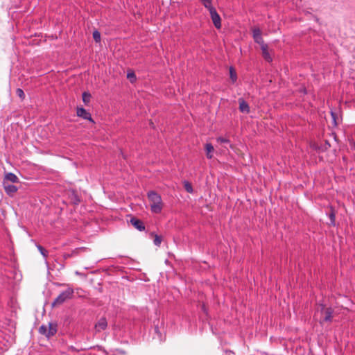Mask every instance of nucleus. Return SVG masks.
<instances>
[{
  "label": "nucleus",
  "instance_id": "1",
  "mask_svg": "<svg viewBox=\"0 0 355 355\" xmlns=\"http://www.w3.org/2000/svg\"><path fill=\"white\" fill-rule=\"evenodd\" d=\"M147 197L150 202V211L154 214H160L164 207L161 196L154 191H150L147 193Z\"/></svg>",
  "mask_w": 355,
  "mask_h": 355
},
{
  "label": "nucleus",
  "instance_id": "2",
  "mask_svg": "<svg viewBox=\"0 0 355 355\" xmlns=\"http://www.w3.org/2000/svg\"><path fill=\"white\" fill-rule=\"evenodd\" d=\"M316 313H320L322 318L320 319V323L324 322H331L333 318L334 310L331 307L326 308L323 304H319L317 307Z\"/></svg>",
  "mask_w": 355,
  "mask_h": 355
},
{
  "label": "nucleus",
  "instance_id": "3",
  "mask_svg": "<svg viewBox=\"0 0 355 355\" xmlns=\"http://www.w3.org/2000/svg\"><path fill=\"white\" fill-rule=\"evenodd\" d=\"M73 294V290L71 288H68L67 290L62 291L53 301L52 305L56 306L64 303L67 300L71 299Z\"/></svg>",
  "mask_w": 355,
  "mask_h": 355
},
{
  "label": "nucleus",
  "instance_id": "4",
  "mask_svg": "<svg viewBox=\"0 0 355 355\" xmlns=\"http://www.w3.org/2000/svg\"><path fill=\"white\" fill-rule=\"evenodd\" d=\"M39 332L41 334L45 335L48 338L53 336L57 332V324L50 322L48 326L42 325L39 328Z\"/></svg>",
  "mask_w": 355,
  "mask_h": 355
},
{
  "label": "nucleus",
  "instance_id": "5",
  "mask_svg": "<svg viewBox=\"0 0 355 355\" xmlns=\"http://www.w3.org/2000/svg\"><path fill=\"white\" fill-rule=\"evenodd\" d=\"M211 20L216 28H220L221 27V19L220 17L216 12V9H212L209 11Z\"/></svg>",
  "mask_w": 355,
  "mask_h": 355
},
{
  "label": "nucleus",
  "instance_id": "6",
  "mask_svg": "<svg viewBox=\"0 0 355 355\" xmlns=\"http://www.w3.org/2000/svg\"><path fill=\"white\" fill-rule=\"evenodd\" d=\"M107 327V322L105 318H101L95 324V330L96 332H101L105 330Z\"/></svg>",
  "mask_w": 355,
  "mask_h": 355
},
{
  "label": "nucleus",
  "instance_id": "7",
  "mask_svg": "<svg viewBox=\"0 0 355 355\" xmlns=\"http://www.w3.org/2000/svg\"><path fill=\"white\" fill-rule=\"evenodd\" d=\"M252 36L254 40L256 43L259 44L260 46L264 44V41L261 36V32L259 28H254L252 31Z\"/></svg>",
  "mask_w": 355,
  "mask_h": 355
},
{
  "label": "nucleus",
  "instance_id": "8",
  "mask_svg": "<svg viewBox=\"0 0 355 355\" xmlns=\"http://www.w3.org/2000/svg\"><path fill=\"white\" fill-rule=\"evenodd\" d=\"M130 223L139 231H144L145 230V225L143 221L135 217L131 218Z\"/></svg>",
  "mask_w": 355,
  "mask_h": 355
},
{
  "label": "nucleus",
  "instance_id": "9",
  "mask_svg": "<svg viewBox=\"0 0 355 355\" xmlns=\"http://www.w3.org/2000/svg\"><path fill=\"white\" fill-rule=\"evenodd\" d=\"M77 116L81 117L84 119L89 120L90 121H93L91 114L83 107H78L77 108Z\"/></svg>",
  "mask_w": 355,
  "mask_h": 355
},
{
  "label": "nucleus",
  "instance_id": "10",
  "mask_svg": "<svg viewBox=\"0 0 355 355\" xmlns=\"http://www.w3.org/2000/svg\"><path fill=\"white\" fill-rule=\"evenodd\" d=\"M261 46V51H262V55L263 57V58L267 61V62H272V58L271 57V55H270L269 52H268V45L266 44H264Z\"/></svg>",
  "mask_w": 355,
  "mask_h": 355
},
{
  "label": "nucleus",
  "instance_id": "11",
  "mask_svg": "<svg viewBox=\"0 0 355 355\" xmlns=\"http://www.w3.org/2000/svg\"><path fill=\"white\" fill-rule=\"evenodd\" d=\"M239 110L243 113H249L250 107L249 105L243 100V98H239Z\"/></svg>",
  "mask_w": 355,
  "mask_h": 355
},
{
  "label": "nucleus",
  "instance_id": "12",
  "mask_svg": "<svg viewBox=\"0 0 355 355\" xmlns=\"http://www.w3.org/2000/svg\"><path fill=\"white\" fill-rule=\"evenodd\" d=\"M71 202L74 205H78L80 202V197L74 190L69 191L68 193Z\"/></svg>",
  "mask_w": 355,
  "mask_h": 355
},
{
  "label": "nucleus",
  "instance_id": "13",
  "mask_svg": "<svg viewBox=\"0 0 355 355\" xmlns=\"http://www.w3.org/2000/svg\"><path fill=\"white\" fill-rule=\"evenodd\" d=\"M3 185L5 191L8 194H12L17 191V187L13 184H6V183L4 182Z\"/></svg>",
  "mask_w": 355,
  "mask_h": 355
},
{
  "label": "nucleus",
  "instance_id": "14",
  "mask_svg": "<svg viewBox=\"0 0 355 355\" xmlns=\"http://www.w3.org/2000/svg\"><path fill=\"white\" fill-rule=\"evenodd\" d=\"M5 179H6V180H8L12 183L17 182L18 180H19L18 178L17 177V175L12 173H7L5 176Z\"/></svg>",
  "mask_w": 355,
  "mask_h": 355
},
{
  "label": "nucleus",
  "instance_id": "15",
  "mask_svg": "<svg viewBox=\"0 0 355 355\" xmlns=\"http://www.w3.org/2000/svg\"><path fill=\"white\" fill-rule=\"evenodd\" d=\"M206 155L208 159L212 158L211 152L214 151V147L211 144H207L205 145Z\"/></svg>",
  "mask_w": 355,
  "mask_h": 355
},
{
  "label": "nucleus",
  "instance_id": "16",
  "mask_svg": "<svg viewBox=\"0 0 355 355\" xmlns=\"http://www.w3.org/2000/svg\"><path fill=\"white\" fill-rule=\"evenodd\" d=\"M203 6L209 10V11L211 10L212 9H215L212 6V0H201Z\"/></svg>",
  "mask_w": 355,
  "mask_h": 355
},
{
  "label": "nucleus",
  "instance_id": "17",
  "mask_svg": "<svg viewBox=\"0 0 355 355\" xmlns=\"http://www.w3.org/2000/svg\"><path fill=\"white\" fill-rule=\"evenodd\" d=\"M230 77L233 83H234L237 80L236 73L234 68L232 67L230 68Z\"/></svg>",
  "mask_w": 355,
  "mask_h": 355
},
{
  "label": "nucleus",
  "instance_id": "18",
  "mask_svg": "<svg viewBox=\"0 0 355 355\" xmlns=\"http://www.w3.org/2000/svg\"><path fill=\"white\" fill-rule=\"evenodd\" d=\"M82 96H83V102H84L86 105H87V104L89 103V101H90V99H91V94H90L89 92H83V93Z\"/></svg>",
  "mask_w": 355,
  "mask_h": 355
},
{
  "label": "nucleus",
  "instance_id": "19",
  "mask_svg": "<svg viewBox=\"0 0 355 355\" xmlns=\"http://www.w3.org/2000/svg\"><path fill=\"white\" fill-rule=\"evenodd\" d=\"M37 248L38 250L40 252L41 254L43 256L44 259H46L48 256V252L46 250L42 245H37Z\"/></svg>",
  "mask_w": 355,
  "mask_h": 355
},
{
  "label": "nucleus",
  "instance_id": "20",
  "mask_svg": "<svg viewBox=\"0 0 355 355\" xmlns=\"http://www.w3.org/2000/svg\"><path fill=\"white\" fill-rule=\"evenodd\" d=\"M155 333L157 337V338L160 340V341H162L164 339V337L162 336V333L160 332L159 329V327L157 326H156L155 327Z\"/></svg>",
  "mask_w": 355,
  "mask_h": 355
},
{
  "label": "nucleus",
  "instance_id": "21",
  "mask_svg": "<svg viewBox=\"0 0 355 355\" xmlns=\"http://www.w3.org/2000/svg\"><path fill=\"white\" fill-rule=\"evenodd\" d=\"M83 248H76L75 249L71 254H64V259H68L69 257H71V256L73 255H75V254H77L78 253V252L80 250H82Z\"/></svg>",
  "mask_w": 355,
  "mask_h": 355
},
{
  "label": "nucleus",
  "instance_id": "22",
  "mask_svg": "<svg viewBox=\"0 0 355 355\" xmlns=\"http://www.w3.org/2000/svg\"><path fill=\"white\" fill-rule=\"evenodd\" d=\"M93 38L96 42H98L101 40V34L98 31H95L93 33Z\"/></svg>",
  "mask_w": 355,
  "mask_h": 355
},
{
  "label": "nucleus",
  "instance_id": "23",
  "mask_svg": "<svg viewBox=\"0 0 355 355\" xmlns=\"http://www.w3.org/2000/svg\"><path fill=\"white\" fill-rule=\"evenodd\" d=\"M153 243L155 245L159 246L162 243V238L158 235H155Z\"/></svg>",
  "mask_w": 355,
  "mask_h": 355
},
{
  "label": "nucleus",
  "instance_id": "24",
  "mask_svg": "<svg viewBox=\"0 0 355 355\" xmlns=\"http://www.w3.org/2000/svg\"><path fill=\"white\" fill-rule=\"evenodd\" d=\"M16 94L21 99H24L25 98V94L20 88L17 89Z\"/></svg>",
  "mask_w": 355,
  "mask_h": 355
},
{
  "label": "nucleus",
  "instance_id": "25",
  "mask_svg": "<svg viewBox=\"0 0 355 355\" xmlns=\"http://www.w3.org/2000/svg\"><path fill=\"white\" fill-rule=\"evenodd\" d=\"M127 77L130 79V82H134L136 80V76L134 72L128 73Z\"/></svg>",
  "mask_w": 355,
  "mask_h": 355
},
{
  "label": "nucleus",
  "instance_id": "26",
  "mask_svg": "<svg viewBox=\"0 0 355 355\" xmlns=\"http://www.w3.org/2000/svg\"><path fill=\"white\" fill-rule=\"evenodd\" d=\"M216 141L218 143H225V144H229L230 143V140L225 138V137H219L216 139Z\"/></svg>",
  "mask_w": 355,
  "mask_h": 355
},
{
  "label": "nucleus",
  "instance_id": "27",
  "mask_svg": "<svg viewBox=\"0 0 355 355\" xmlns=\"http://www.w3.org/2000/svg\"><path fill=\"white\" fill-rule=\"evenodd\" d=\"M184 188L187 192H189V193L193 192V188H192L191 185L187 182H185V184H184Z\"/></svg>",
  "mask_w": 355,
  "mask_h": 355
},
{
  "label": "nucleus",
  "instance_id": "28",
  "mask_svg": "<svg viewBox=\"0 0 355 355\" xmlns=\"http://www.w3.org/2000/svg\"><path fill=\"white\" fill-rule=\"evenodd\" d=\"M330 219H331V223H334V221H335V215H334V214L331 213L330 214Z\"/></svg>",
  "mask_w": 355,
  "mask_h": 355
},
{
  "label": "nucleus",
  "instance_id": "29",
  "mask_svg": "<svg viewBox=\"0 0 355 355\" xmlns=\"http://www.w3.org/2000/svg\"><path fill=\"white\" fill-rule=\"evenodd\" d=\"M331 116L334 119V121L336 123V115L333 112H331Z\"/></svg>",
  "mask_w": 355,
  "mask_h": 355
},
{
  "label": "nucleus",
  "instance_id": "30",
  "mask_svg": "<svg viewBox=\"0 0 355 355\" xmlns=\"http://www.w3.org/2000/svg\"><path fill=\"white\" fill-rule=\"evenodd\" d=\"M202 310H203L204 311H205V305H202Z\"/></svg>",
  "mask_w": 355,
  "mask_h": 355
}]
</instances>
